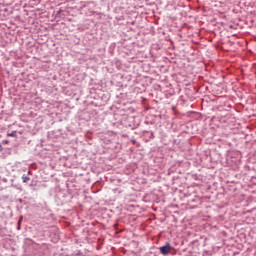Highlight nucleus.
I'll use <instances>...</instances> for the list:
<instances>
[{"label":"nucleus","instance_id":"f257e3e1","mask_svg":"<svg viewBox=\"0 0 256 256\" xmlns=\"http://www.w3.org/2000/svg\"><path fill=\"white\" fill-rule=\"evenodd\" d=\"M160 253L162 255H169L171 253V244L167 242L164 246L160 247Z\"/></svg>","mask_w":256,"mask_h":256},{"label":"nucleus","instance_id":"f03ea898","mask_svg":"<svg viewBox=\"0 0 256 256\" xmlns=\"http://www.w3.org/2000/svg\"><path fill=\"white\" fill-rule=\"evenodd\" d=\"M22 180H23V183H27L28 181L31 180V178L27 177L26 175H23Z\"/></svg>","mask_w":256,"mask_h":256},{"label":"nucleus","instance_id":"7ed1b4c3","mask_svg":"<svg viewBox=\"0 0 256 256\" xmlns=\"http://www.w3.org/2000/svg\"><path fill=\"white\" fill-rule=\"evenodd\" d=\"M0 151H3V146L0 144Z\"/></svg>","mask_w":256,"mask_h":256},{"label":"nucleus","instance_id":"20e7f679","mask_svg":"<svg viewBox=\"0 0 256 256\" xmlns=\"http://www.w3.org/2000/svg\"><path fill=\"white\" fill-rule=\"evenodd\" d=\"M10 137H13V134H10Z\"/></svg>","mask_w":256,"mask_h":256}]
</instances>
